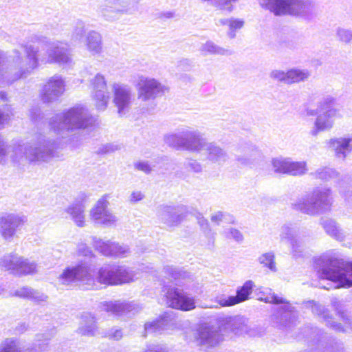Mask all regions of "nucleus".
I'll use <instances>...</instances> for the list:
<instances>
[{"label": "nucleus", "instance_id": "28", "mask_svg": "<svg viewBox=\"0 0 352 352\" xmlns=\"http://www.w3.org/2000/svg\"><path fill=\"white\" fill-rule=\"evenodd\" d=\"M173 324V318L170 315L165 314L160 318L148 322L144 324V331L146 333H160L162 331Z\"/></svg>", "mask_w": 352, "mask_h": 352}, {"label": "nucleus", "instance_id": "39", "mask_svg": "<svg viewBox=\"0 0 352 352\" xmlns=\"http://www.w3.org/2000/svg\"><path fill=\"white\" fill-rule=\"evenodd\" d=\"M261 157L260 151L254 147L244 150L243 154L238 156V161L244 165L252 164Z\"/></svg>", "mask_w": 352, "mask_h": 352}, {"label": "nucleus", "instance_id": "15", "mask_svg": "<svg viewBox=\"0 0 352 352\" xmlns=\"http://www.w3.org/2000/svg\"><path fill=\"white\" fill-rule=\"evenodd\" d=\"M101 311L111 313L117 316H133L140 312L142 307L135 302H126L121 300L102 302L100 304Z\"/></svg>", "mask_w": 352, "mask_h": 352}, {"label": "nucleus", "instance_id": "29", "mask_svg": "<svg viewBox=\"0 0 352 352\" xmlns=\"http://www.w3.org/2000/svg\"><path fill=\"white\" fill-rule=\"evenodd\" d=\"M0 352H35L34 349L22 346L14 338H6L0 343Z\"/></svg>", "mask_w": 352, "mask_h": 352}, {"label": "nucleus", "instance_id": "22", "mask_svg": "<svg viewBox=\"0 0 352 352\" xmlns=\"http://www.w3.org/2000/svg\"><path fill=\"white\" fill-rule=\"evenodd\" d=\"M203 151H206L207 160L212 163L220 164L228 158L226 151L214 142H206Z\"/></svg>", "mask_w": 352, "mask_h": 352}, {"label": "nucleus", "instance_id": "56", "mask_svg": "<svg viewBox=\"0 0 352 352\" xmlns=\"http://www.w3.org/2000/svg\"><path fill=\"white\" fill-rule=\"evenodd\" d=\"M226 237L233 239L236 242H241L243 240V236L241 232L235 228H230L225 230Z\"/></svg>", "mask_w": 352, "mask_h": 352}, {"label": "nucleus", "instance_id": "1", "mask_svg": "<svg viewBox=\"0 0 352 352\" xmlns=\"http://www.w3.org/2000/svg\"><path fill=\"white\" fill-rule=\"evenodd\" d=\"M95 122L94 118L89 110L81 105H77L61 113H56L49 120L50 130L58 137L57 140L39 135L31 142L23 145L8 146L10 158L14 162H21L23 159L29 162H46L54 155L56 149L63 144L59 138L67 139L69 133L74 130L86 129ZM66 140L64 143H67Z\"/></svg>", "mask_w": 352, "mask_h": 352}, {"label": "nucleus", "instance_id": "47", "mask_svg": "<svg viewBox=\"0 0 352 352\" xmlns=\"http://www.w3.org/2000/svg\"><path fill=\"white\" fill-rule=\"evenodd\" d=\"M213 302L217 305H206L204 308H217L220 307H230L236 305L234 296H227L226 295H219L214 298Z\"/></svg>", "mask_w": 352, "mask_h": 352}, {"label": "nucleus", "instance_id": "13", "mask_svg": "<svg viewBox=\"0 0 352 352\" xmlns=\"http://www.w3.org/2000/svg\"><path fill=\"white\" fill-rule=\"evenodd\" d=\"M113 103L118 109L120 116L126 115L130 109L133 100L131 88L125 84L115 82L112 85Z\"/></svg>", "mask_w": 352, "mask_h": 352}, {"label": "nucleus", "instance_id": "61", "mask_svg": "<svg viewBox=\"0 0 352 352\" xmlns=\"http://www.w3.org/2000/svg\"><path fill=\"white\" fill-rule=\"evenodd\" d=\"M106 336L109 339L119 340L122 338L123 333L120 329L113 328L110 331H109Z\"/></svg>", "mask_w": 352, "mask_h": 352}, {"label": "nucleus", "instance_id": "60", "mask_svg": "<svg viewBox=\"0 0 352 352\" xmlns=\"http://www.w3.org/2000/svg\"><path fill=\"white\" fill-rule=\"evenodd\" d=\"M134 167L136 170L148 174L151 172L152 168L147 162H138L134 164Z\"/></svg>", "mask_w": 352, "mask_h": 352}, {"label": "nucleus", "instance_id": "46", "mask_svg": "<svg viewBox=\"0 0 352 352\" xmlns=\"http://www.w3.org/2000/svg\"><path fill=\"white\" fill-rule=\"evenodd\" d=\"M258 261L261 265L267 267L272 272L276 271L275 256L273 252H268L262 254L258 258Z\"/></svg>", "mask_w": 352, "mask_h": 352}, {"label": "nucleus", "instance_id": "31", "mask_svg": "<svg viewBox=\"0 0 352 352\" xmlns=\"http://www.w3.org/2000/svg\"><path fill=\"white\" fill-rule=\"evenodd\" d=\"M320 223L327 234L339 241L344 239V232L334 220L331 219H322Z\"/></svg>", "mask_w": 352, "mask_h": 352}, {"label": "nucleus", "instance_id": "50", "mask_svg": "<svg viewBox=\"0 0 352 352\" xmlns=\"http://www.w3.org/2000/svg\"><path fill=\"white\" fill-rule=\"evenodd\" d=\"M85 34V25L82 21H78L76 23V25L74 28L72 34V40L74 42H80L84 37Z\"/></svg>", "mask_w": 352, "mask_h": 352}, {"label": "nucleus", "instance_id": "41", "mask_svg": "<svg viewBox=\"0 0 352 352\" xmlns=\"http://www.w3.org/2000/svg\"><path fill=\"white\" fill-rule=\"evenodd\" d=\"M308 172L307 164L305 161L296 162L289 158L288 174L292 176H302Z\"/></svg>", "mask_w": 352, "mask_h": 352}, {"label": "nucleus", "instance_id": "53", "mask_svg": "<svg viewBox=\"0 0 352 352\" xmlns=\"http://www.w3.org/2000/svg\"><path fill=\"white\" fill-rule=\"evenodd\" d=\"M336 98L332 96H326L323 97L318 102V107L323 111H326L330 108H333L332 105L335 103Z\"/></svg>", "mask_w": 352, "mask_h": 352}, {"label": "nucleus", "instance_id": "44", "mask_svg": "<svg viewBox=\"0 0 352 352\" xmlns=\"http://www.w3.org/2000/svg\"><path fill=\"white\" fill-rule=\"evenodd\" d=\"M18 268V275H28L36 272V264L22 256H20Z\"/></svg>", "mask_w": 352, "mask_h": 352}, {"label": "nucleus", "instance_id": "51", "mask_svg": "<svg viewBox=\"0 0 352 352\" xmlns=\"http://www.w3.org/2000/svg\"><path fill=\"white\" fill-rule=\"evenodd\" d=\"M115 248H113L112 257H126L129 253L130 250L129 247L124 244H119L118 243H115Z\"/></svg>", "mask_w": 352, "mask_h": 352}, {"label": "nucleus", "instance_id": "57", "mask_svg": "<svg viewBox=\"0 0 352 352\" xmlns=\"http://www.w3.org/2000/svg\"><path fill=\"white\" fill-rule=\"evenodd\" d=\"M270 76L273 80L287 84V74L281 70H273L270 72Z\"/></svg>", "mask_w": 352, "mask_h": 352}, {"label": "nucleus", "instance_id": "25", "mask_svg": "<svg viewBox=\"0 0 352 352\" xmlns=\"http://www.w3.org/2000/svg\"><path fill=\"white\" fill-rule=\"evenodd\" d=\"M351 142V138H338L331 139L329 145L335 151L338 157L344 159L352 151Z\"/></svg>", "mask_w": 352, "mask_h": 352}, {"label": "nucleus", "instance_id": "6", "mask_svg": "<svg viewBox=\"0 0 352 352\" xmlns=\"http://www.w3.org/2000/svg\"><path fill=\"white\" fill-rule=\"evenodd\" d=\"M165 142L177 150L199 153L204 150L206 139L196 129L183 128L177 132L168 134L164 138Z\"/></svg>", "mask_w": 352, "mask_h": 352}, {"label": "nucleus", "instance_id": "14", "mask_svg": "<svg viewBox=\"0 0 352 352\" xmlns=\"http://www.w3.org/2000/svg\"><path fill=\"white\" fill-rule=\"evenodd\" d=\"M165 295L167 305L173 309L190 311L195 308V298L178 288H168Z\"/></svg>", "mask_w": 352, "mask_h": 352}, {"label": "nucleus", "instance_id": "19", "mask_svg": "<svg viewBox=\"0 0 352 352\" xmlns=\"http://www.w3.org/2000/svg\"><path fill=\"white\" fill-rule=\"evenodd\" d=\"M157 214L160 221L168 227L177 226L185 219L182 206H162Z\"/></svg>", "mask_w": 352, "mask_h": 352}, {"label": "nucleus", "instance_id": "27", "mask_svg": "<svg viewBox=\"0 0 352 352\" xmlns=\"http://www.w3.org/2000/svg\"><path fill=\"white\" fill-rule=\"evenodd\" d=\"M85 44L87 50L93 56L100 54L102 52V36L96 31L88 32Z\"/></svg>", "mask_w": 352, "mask_h": 352}, {"label": "nucleus", "instance_id": "16", "mask_svg": "<svg viewBox=\"0 0 352 352\" xmlns=\"http://www.w3.org/2000/svg\"><path fill=\"white\" fill-rule=\"evenodd\" d=\"M334 118H342L339 109L330 108L324 111L322 113L317 116L309 134L313 137H316L320 132L331 130L334 124L333 120Z\"/></svg>", "mask_w": 352, "mask_h": 352}, {"label": "nucleus", "instance_id": "2", "mask_svg": "<svg viewBox=\"0 0 352 352\" xmlns=\"http://www.w3.org/2000/svg\"><path fill=\"white\" fill-rule=\"evenodd\" d=\"M32 41L43 44V52L32 44H23L25 54L17 49L9 53L8 61L10 73L8 82H14L26 78L41 64H58L69 65L72 63V55L69 45L58 40L50 41L45 36L35 35Z\"/></svg>", "mask_w": 352, "mask_h": 352}, {"label": "nucleus", "instance_id": "64", "mask_svg": "<svg viewBox=\"0 0 352 352\" xmlns=\"http://www.w3.org/2000/svg\"><path fill=\"white\" fill-rule=\"evenodd\" d=\"M142 352H168L166 347L161 345H149Z\"/></svg>", "mask_w": 352, "mask_h": 352}, {"label": "nucleus", "instance_id": "18", "mask_svg": "<svg viewBox=\"0 0 352 352\" xmlns=\"http://www.w3.org/2000/svg\"><path fill=\"white\" fill-rule=\"evenodd\" d=\"M194 335L197 344L206 349L217 346L223 340L219 331L209 326L200 327Z\"/></svg>", "mask_w": 352, "mask_h": 352}, {"label": "nucleus", "instance_id": "58", "mask_svg": "<svg viewBox=\"0 0 352 352\" xmlns=\"http://www.w3.org/2000/svg\"><path fill=\"white\" fill-rule=\"evenodd\" d=\"M232 218L228 214L219 211L212 214L210 219L212 223L219 225L221 222L231 220Z\"/></svg>", "mask_w": 352, "mask_h": 352}, {"label": "nucleus", "instance_id": "11", "mask_svg": "<svg viewBox=\"0 0 352 352\" xmlns=\"http://www.w3.org/2000/svg\"><path fill=\"white\" fill-rule=\"evenodd\" d=\"M108 195L102 196L91 209L89 216L91 221L107 227L115 226L118 218L109 209Z\"/></svg>", "mask_w": 352, "mask_h": 352}, {"label": "nucleus", "instance_id": "34", "mask_svg": "<svg viewBox=\"0 0 352 352\" xmlns=\"http://www.w3.org/2000/svg\"><path fill=\"white\" fill-rule=\"evenodd\" d=\"M91 97L94 105L98 111H104L106 110L110 100V94L108 90L91 92Z\"/></svg>", "mask_w": 352, "mask_h": 352}, {"label": "nucleus", "instance_id": "4", "mask_svg": "<svg viewBox=\"0 0 352 352\" xmlns=\"http://www.w3.org/2000/svg\"><path fill=\"white\" fill-rule=\"evenodd\" d=\"M314 267L319 278L337 283L335 288L352 287V263L323 255L314 260Z\"/></svg>", "mask_w": 352, "mask_h": 352}, {"label": "nucleus", "instance_id": "43", "mask_svg": "<svg viewBox=\"0 0 352 352\" xmlns=\"http://www.w3.org/2000/svg\"><path fill=\"white\" fill-rule=\"evenodd\" d=\"M89 87L91 92L107 90V84L104 76L100 73L96 74L89 80Z\"/></svg>", "mask_w": 352, "mask_h": 352}, {"label": "nucleus", "instance_id": "55", "mask_svg": "<svg viewBox=\"0 0 352 352\" xmlns=\"http://www.w3.org/2000/svg\"><path fill=\"white\" fill-rule=\"evenodd\" d=\"M184 166L187 170L195 173H199L202 171L201 164L195 160H188L185 162Z\"/></svg>", "mask_w": 352, "mask_h": 352}, {"label": "nucleus", "instance_id": "3", "mask_svg": "<svg viewBox=\"0 0 352 352\" xmlns=\"http://www.w3.org/2000/svg\"><path fill=\"white\" fill-rule=\"evenodd\" d=\"M136 272L125 265L105 264L97 274L90 262L82 261L65 267L57 278L58 284L69 286L78 282L87 289H93L96 283L108 285L129 283L135 280Z\"/></svg>", "mask_w": 352, "mask_h": 352}, {"label": "nucleus", "instance_id": "40", "mask_svg": "<svg viewBox=\"0 0 352 352\" xmlns=\"http://www.w3.org/2000/svg\"><path fill=\"white\" fill-rule=\"evenodd\" d=\"M254 284L252 280H247L243 286L239 287L236 290V295L234 296L236 305L244 302L248 299L249 296L252 294Z\"/></svg>", "mask_w": 352, "mask_h": 352}, {"label": "nucleus", "instance_id": "12", "mask_svg": "<svg viewBox=\"0 0 352 352\" xmlns=\"http://www.w3.org/2000/svg\"><path fill=\"white\" fill-rule=\"evenodd\" d=\"M65 91V80L61 76L55 75L50 78L43 85L40 92V98L43 103H53L59 100Z\"/></svg>", "mask_w": 352, "mask_h": 352}, {"label": "nucleus", "instance_id": "21", "mask_svg": "<svg viewBox=\"0 0 352 352\" xmlns=\"http://www.w3.org/2000/svg\"><path fill=\"white\" fill-rule=\"evenodd\" d=\"M314 8L313 0H289V16L307 18Z\"/></svg>", "mask_w": 352, "mask_h": 352}, {"label": "nucleus", "instance_id": "26", "mask_svg": "<svg viewBox=\"0 0 352 352\" xmlns=\"http://www.w3.org/2000/svg\"><path fill=\"white\" fill-rule=\"evenodd\" d=\"M85 206L82 201H75L65 209V212L76 226L83 227L85 226Z\"/></svg>", "mask_w": 352, "mask_h": 352}, {"label": "nucleus", "instance_id": "49", "mask_svg": "<svg viewBox=\"0 0 352 352\" xmlns=\"http://www.w3.org/2000/svg\"><path fill=\"white\" fill-rule=\"evenodd\" d=\"M292 253L294 256H300L305 250L304 241L300 238V235L295 239L289 242Z\"/></svg>", "mask_w": 352, "mask_h": 352}, {"label": "nucleus", "instance_id": "36", "mask_svg": "<svg viewBox=\"0 0 352 352\" xmlns=\"http://www.w3.org/2000/svg\"><path fill=\"white\" fill-rule=\"evenodd\" d=\"M93 246L96 250L98 251L105 256L112 257V252L115 248V241L111 240H102L100 238L93 237Z\"/></svg>", "mask_w": 352, "mask_h": 352}, {"label": "nucleus", "instance_id": "48", "mask_svg": "<svg viewBox=\"0 0 352 352\" xmlns=\"http://www.w3.org/2000/svg\"><path fill=\"white\" fill-rule=\"evenodd\" d=\"M264 300L266 302L274 303V304H284L283 309L285 311L292 312L293 307L289 305L288 302L285 299L278 297L276 294H270L265 298Z\"/></svg>", "mask_w": 352, "mask_h": 352}, {"label": "nucleus", "instance_id": "45", "mask_svg": "<svg viewBox=\"0 0 352 352\" xmlns=\"http://www.w3.org/2000/svg\"><path fill=\"white\" fill-rule=\"evenodd\" d=\"M289 157H276L272 160V166L274 171L280 174H288Z\"/></svg>", "mask_w": 352, "mask_h": 352}, {"label": "nucleus", "instance_id": "10", "mask_svg": "<svg viewBox=\"0 0 352 352\" xmlns=\"http://www.w3.org/2000/svg\"><path fill=\"white\" fill-rule=\"evenodd\" d=\"M311 175L324 181L336 179L337 186L340 194L345 199H348L352 197V184L351 179L347 176H340V173L335 169L329 167H322L317 169Z\"/></svg>", "mask_w": 352, "mask_h": 352}, {"label": "nucleus", "instance_id": "35", "mask_svg": "<svg viewBox=\"0 0 352 352\" xmlns=\"http://www.w3.org/2000/svg\"><path fill=\"white\" fill-rule=\"evenodd\" d=\"M201 53L206 56L208 54L230 56L232 52L228 49L223 48L211 41L203 43L199 49Z\"/></svg>", "mask_w": 352, "mask_h": 352}, {"label": "nucleus", "instance_id": "62", "mask_svg": "<svg viewBox=\"0 0 352 352\" xmlns=\"http://www.w3.org/2000/svg\"><path fill=\"white\" fill-rule=\"evenodd\" d=\"M183 212L184 213V217L186 218L188 215L190 214L194 216L196 219L201 216L202 214L199 212L196 208L193 207H186L182 206Z\"/></svg>", "mask_w": 352, "mask_h": 352}, {"label": "nucleus", "instance_id": "59", "mask_svg": "<svg viewBox=\"0 0 352 352\" xmlns=\"http://www.w3.org/2000/svg\"><path fill=\"white\" fill-rule=\"evenodd\" d=\"M9 148L8 146L0 135V164L6 162L7 156L9 154Z\"/></svg>", "mask_w": 352, "mask_h": 352}, {"label": "nucleus", "instance_id": "7", "mask_svg": "<svg viewBox=\"0 0 352 352\" xmlns=\"http://www.w3.org/2000/svg\"><path fill=\"white\" fill-rule=\"evenodd\" d=\"M331 305L342 318L343 324L333 321L329 311L324 306L317 304L314 301L309 302L311 312L322 318L325 321L327 326L336 331L347 332L349 330L352 331V321L347 314L344 313L343 305L336 298L331 299Z\"/></svg>", "mask_w": 352, "mask_h": 352}, {"label": "nucleus", "instance_id": "54", "mask_svg": "<svg viewBox=\"0 0 352 352\" xmlns=\"http://www.w3.org/2000/svg\"><path fill=\"white\" fill-rule=\"evenodd\" d=\"M337 36L342 42L348 43L352 41V31L344 28H339L337 30Z\"/></svg>", "mask_w": 352, "mask_h": 352}, {"label": "nucleus", "instance_id": "30", "mask_svg": "<svg viewBox=\"0 0 352 352\" xmlns=\"http://www.w3.org/2000/svg\"><path fill=\"white\" fill-rule=\"evenodd\" d=\"M19 261L20 256L17 254L5 255L0 260V268L18 275Z\"/></svg>", "mask_w": 352, "mask_h": 352}, {"label": "nucleus", "instance_id": "42", "mask_svg": "<svg viewBox=\"0 0 352 352\" xmlns=\"http://www.w3.org/2000/svg\"><path fill=\"white\" fill-rule=\"evenodd\" d=\"M9 52H4L0 50V78L3 80V82L6 84H12L8 82V75L10 73L9 67L8 56Z\"/></svg>", "mask_w": 352, "mask_h": 352}, {"label": "nucleus", "instance_id": "5", "mask_svg": "<svg viewBox=\"0 0 352 352\" xmlns=\"http://www.w3.org/2000/svg\"><path fill=\"white\" fill-rule=\"evenodd\" d=\"M333 203L331 190L329 188L318 187L311 194L297 199L291 204L293 209L314 216L330 211Z\"/></svg>", "mask_w": 352, "mask_h": 352}, {"label": "nucleus", "instance_id": "8", "mask_svg": "<svg viewBox=\"0 0 352 352\" xmlns=\"http://www.w3.org/2000/svg\"><path fill=\"white\" fill-rule=\"evenodd\" d=\"M135 88L142 101L153 100L168 92V88L154 78L140 75L138 77Z\"/></svg>", "mask_w": 352, "mask_h": 352}, {"label": "nucleus", "instance_id": "33", "mask_svg": "<svg viewBox=\"0 0 352 352\" xmlns=\"http://www.w3.org/2000/svg\"><path fill=\"white\" fill-rule=\"evenodd\" d=\"M300 234V228L296 223H287L281 226L280 229V238L281 241L288 243L296 239Z\"/></svg>", "mask_w": 352, "mask_h": 352}, {"label": "nucleus", "instance_id": "9", "mask_svg": "<svg viewBox=\"0 0 352 352\" xmlns=\"http://www.w3.org/2000/svg\"><path fill=\"white\" fill-rule=\"evenodd\" d=\"M136 10L128 0H104L99 12L105 20L113 21L123 14H133Z\"/></svg>", "mask_w": 352, "mask_h": 352}, {"label": "nucleus", "instance_id": "32", "mask_svg": "<svg viewBox=\"0 0 352 352\" xmlns=\"http://www.w3.org/2000/svg\"><path fill=\"white\" fill-rule=\"evenodd\" d=\"M14 296L19 298H29L36 302H45L47 299V296L45 294L32 288L25 287L16 290Z\"/></svg>", "mask_w": 352, "mask_h": 352}, {"label": "nucleus", "instance_id": "38", "mask_svg": "<svg viewBox=\"0 0 352 352\" xmlns=\"http://www.w3.org/2000/svg\"><path fill=\"white\" fill-rule=\"evenodd\" d=\"M287 84L298 83L307 80L310 73L307 69H292L287 72Z\"/></svg>", "mask_w": 352, "mask_h": 352}, {"label": "nucleus", "instance_id": "37", "mask_svg": "<svg viewBox=\"0 0 352 352\" xmlns=\"http://www.w3.org/2000/svg\"><path fill=\"white\" fill-rule=\"evenodd\" d=\"M219 23L228 27L227 32L230 38H234L236 36V31L241 30L244 25V21L240 19L230 18L219 20Z\"/></svg>", "mask_w": 352, "mask_h": 352}, {"label": "nucleus", "instance_id": "63", "mask_svg": "<svg viewBox=\"0 0 352 352\" xmlns=\"http://www.w3.org/2000/svg\"><path fill=\"white\" fill-rule=\"evenodd\" d=\"M164 270L166 274L175 280L179 278L181 276L180 272L177 270V268L173 266H166L164 267Z\"/></svg>", "mask_w": 352, "mask_h": 352}, {"label": "nucleus", "instance_id": "52", "mask_svg": "<svg viewBox=\"0 0 352 352\" xmlns=\"http://www.w3.org/2000/svg\"><path fill=\"white\" fill-rule=\"evenodd\" d=\"M76 254L78 256H82L88 258H92L95 256L91 248L84 243H80L77 245Z\"/></svg>", "mask_w": 352, "mask_h": 352}, {"label": "nucleus", "instance_id": "24", "mask_svg": "<svg viewBox=\"0 0 352 352\" xmlns=\"http://www.w3.org/2000/svg\"><path fill=\"white\" fill-rule=\"evenodd\" d=\"M98 331L96 320L94 315L85 313L81 316V321L77 333L82 336H95Z\"/></svg>", "mask_w": 352, "mask_h": 352}, {"label": "nucleus", "instance_id": "23", "mask_svg": "<svg viewBox=\"0 0 352 352\" xmlns=\"http://www.w3.org/2000/svg\"><path fill=\"white\" fill-rule=\"evenodd\" d=\"M259 4L275 16H289V0H258Z\"/></svg>", "mask_w": 352, "mask_h": 352}, {"label": "nucleus", "instance_id": "17", "mask_svg": "<svg viewBox=\"0 0 352 352\" xmlns=\"http://www.w3.org/2000/svg\"><path fill=\"white\" fill-rule=\"evenodd\" d=\"M25 221L24 216L8 213L0 216V234L6 240L14 236L16 229Z\"/></svg>", "mask_w": 352, "mask_h": 352}, {"label": "nucleus", "instance_id": "20", "mask_svg": "<svg viewBox=\"0 0 352 352\" xmlns=\"http://www.w3.org/2000/svg\"><path fill=\"white\" fill-rule=\"evenodd\" d=\"M219 331L221 332H233L236 335H241L248 331L245 319L239 316H221L218 319Z\"/></svg>", "mask_w": 352, "mask_h": 352}]
</instances>
